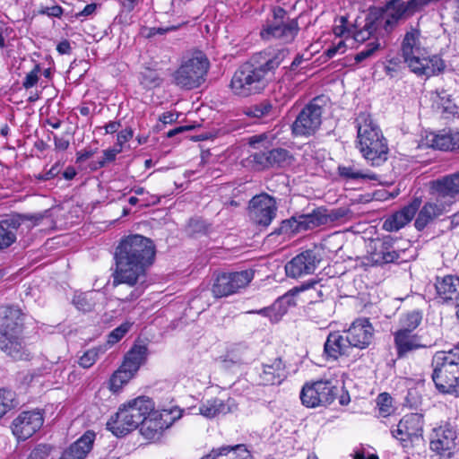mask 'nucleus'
I'll list each match as a JSON object with an SVG mask.
<instances>
[{"label": "nucleus", "mask_w": 459, "mask_h": 459, "mask_svg": "<svg viewBox=\"0 0 459 459\" xmlns=\"http://www.w3.org/2000/svg\"><path fill=\"white\" fill-rule=\"evenodd\" d=\"M19 405L16 394L7 388H0V419Z\"/></svg>", "instance_id": "ea45409f"}, {"label": "nucleus", "mask_w": 459, "mask_h": 459, "mask_svg": "<svg viewBox=\"0 0 459 459\" xmlns=\"http://www.w3.org/2000/svg\"><path fill=\"white\" fill-rule=\"evenodd\" d=\"M141 423L155 408L154 402L148 396H138L122 404Z\"/></svg>", "instance_id": "c756f323"}, {"label": "nucleus", "mask_w": 459, "mask_h": 459, "mask_svg": "<svg viewBox=\"0 0 459 459\" xmlns=\"http://www.w3.org/2000/svg\"><path fill=\"white\" fill-rule=\"evenodd\" d=\"M380 48V44L377 41H372L365 47L364 49L359 51L355 56V61L360 63L367 58L370 57L377 50Z\"/></svg>", "instance_id": "09e8293b"}, {"label": "nucleus", "mask_w": 459, "mask_h": 459, "mask_svg": "<svg viewBox=\"0 0 459 459\" xmlns=\"http://www.w3.org/2000/svg\"><path fill=\"white\" fill-rule=\"evenodd\" d=\"M250 313H257L268 317L272 323L279 322L283 315V313L276 312L274 306L264 307L257 311H251Z\"/></svg>", "instance_id": "864d4df0"}, {"label": "nucleus", "mask_w": 459, "mask_h": 459, "mask_svg": "<svg viewBox=\"0 0 459 459\" xmlns=\"http://www.w3.org/2000/svg\"><path fill=\"white\" fill-rule=\"evenodd\" d=\"M44 218V213L19 214L13 213L0 220V251L10 247L17 240V233L24 221H30L38 225Z\"/></svg>", "instance_id": "f8f14e48"}, {"label": "nucleus", "mask_w": 459, "mask_h": 459, "mask_svg": "<svg viewBox=\"0 0 459 459\" xmlns=\"http://www.w3.org/2000/svg\"><path fill=\"white\" fill-rule=\"evenodd\" d=\"M303 289L311 290V293L309 294L311 298L314 297L313 292H315L318 298H323L327 289L325 288L319 281H308L303 285Z\"/></svg>", "instance_id": "4d7b16f0"}, {"label": "nucleus", "mask_w": 459, "mask_h": 459, "mask_svg": "<svg viewBox=\"0 0 459 459\" xmlns=\"http://www.w3.org/2000/svg\"><path fill=\"white\" fill-rule=\"evenodd\" d=\"M442 199L437 196V202H427L422 206L414 222L418 230H422L429 222L446 212V202L439 203Z\"/></svg>", "instance_id": "bb28decb"}, {"label": "nucleus", "mask_w": 459, "mask_h": 459, "mask_svg": "<svg viewBox=\"0 0 459 459\" xmlns=\"http://www.w3.org/2000/svg\"><path fill=\"white\" fill-rule=\"evenodd\" d=\"M450 143L451 140H449L448 133L442 134H429L426 136L422 145L441 151H450Z\"/></svg>", "instance_id": "a19ab883"}, {"label": "nucleus", "mask_w": 459, "mask_h": 459, "mask_svg": "<svg viewBox=\"0 0 459 459\" xmlns=\"http://www.w3.org/2000/svg\"><path fill=\"white\" fill-rule=\"evenodd\" d=\"M338 174L346 180H377L378 176L368 170L360 169L358 164L351 163L338 166Z\"/></svg>", "instance_id": "2f4dec72"}, {"label": "nucleus", "mask_w": 459, "mask_h": 459, "mask_svg": "<svg viewBox=\"0 0 459 459\" xmlns=\"http://www.w3.org/2000/svg\"><path fill=\"white\" fill-rule=\"evenodd\" d=\"M437 298L443 303L452 304L456 311V317L459 319V277L446 275L443 278L437 277L435 283Z\"/></svg>", "instance_id": "412c9836"}, {"label": "nucleus", "mask_w": 459, "mask_h": 459, "mask_svg": "<svg viewBox=\"0 0 459 459\" xmlns=\"http://www.w3.org/2000/svg\"><path fill=\"white\" fill-rule=\"evenodd\" d=\"M303 230V224L299 219V215H294L290 219L281 221L280 227L275 229L273 234L276 235H293Z\"/></svg>", "instance_id": "58836bf2"}, {"label": "nucleus", "mask_w": 459, "mask_h": 459, "mask_svg": "<svg viewBox=\"0 0 459 459\" xmlns=\"http://www.w3.org/2000/svg\"><path fill=\"white\" fill-rule=\"evenodd\" d=\"M134 132L132 128L128 127L125 130H122L117 134V146L122 149V146L125 143L130 140L133 137Z\"/></svg>", "instance_id": "680f3d73"}, {"label": "nucleus", "mask_w": 459, "mask_h": 459, "mask_svg": "<svg viewBox=\"0 0 459 459\" xmlns=\"http://www.w3.org/2000/svg\"><path fill=\"white\" fill-rule=\"evenodd\" d=\"M437 98L435 100L437 110L446 118L457 113V106L451 98V95L446 91L438 92Z\"/></svg>", "instance_id": "c9c22d12"}, {"label": "nucleus", "mask_w": 459, "mask_h": 459, "mask_svg": "<svg viewBox=\"0 0 459 459\" xmlns=\"http://www.w3.org/2000/svg\"><path fill=\"white\" fill-rule=\"evenodd\" d=\"M94 440L92 432H86L77 441L73 443L62 455L61 457L66 459H85L87 454L91 451Z\"/></svg>", "instance_id": "7c9ffc66"}, {"label": "nucleus", "mask_w": 459, "mask_h": 459, "mask_svg": "<svg viewBox=\"0 0 459 459\" xmlns=\"http://www.w3.org/2000/svg\"><path fill=\"white\" fill-rule=\"evenodd\" d=\"M181 417V411L177 407L169 410H152L143 422L140 423V433L148 440H158L162 432L169 429Z\"/></svg>", "instance_id": "1a4fd4ad"}, {"label": "nucleus", "mask_w": 459, "mask_h": 459, "mask_svg": "<svg viewBox=\"0 0 459 459\" xmlns=\"http://www.w3.org/2000/svg\"><path fill=\"white\" fill-rule=\"evenodd\" d=\"M155 254V245L148 238L132 235L124 238L115 252L114 284H137L144 278L147 268L153 264Z\"/></svg>", "instance_id": "f257e3e1"}, {"label": "nucleus", "mask_w": 459, "mask_h": 459, "mask_svg": "<svg viewBox=\"0 0 459 459\" xmlns=\"http://www.w3.org/2000/svg\"><path fill=\"white\" fill-rule=\"evenodd\" d=\"M368 253V259L376 265L394 263L399 258V254L394 249V240L390 236L371 240Z\"/></svg>", "instance_id": "f3484780"}, {"label": "nucleus", "mask_w": 459, "mask_h": 459, "mask_svg": "<svg viewBox=\"0 0 459 459\" xmlns=\"http://www.w3.org/2000/svg\"><path fill=\"white\" fill-rule=\"evenodd\" d=\"M345 44L342 40L339 41L338 44L330 47L325 52L328 58L333 57L338 52L344 53L345 51Z\"/></svg>", "instance_id": "e2e57ef3"}, {"label": "nucleus", "mask_w": 459, "mask_h": 459, "mask_svg": "<svg viewBox=\"0 0 459 459\" xmlns=\"http://www.w3.org/2000/svg\"><path fill=\"white\" fill-rule=\"evenodd\" d=\"M328 221L339 220L346 215V210L339 208L332 210L328 214Z\"/></svg>", "instance_id": "338daca9"}, {"label": "nucleus", "mask_w": 459, "mask_h": 459, "mask_svg": "<svg viewBox=\"0 0 459 459\" xmlns=\"http://www.w3.org/2000/svg\"><path fill=\"white\" fill-rule=\"evenodd\" d=\"M52 447L49 445H39L30 452L28 459H48Z\"/></svg>", "instance_id": "603ef678"}, {"label": "nucleus", "mask_w": 459, "mask_h": 459, "mask_svg": "<svg viewBox=\"0 0 459 459\" xmlns=\"http://www.w3.org/2000/svg\"><path fill=\"white\" fill-rule=\"evenodd\" d=\"M345 334L351 347L362 350L372 342L374 328L368 318H359L351 324Z\"/></svg>", "instance_id": "6ab92c4d"}, {"label": "nucleus", "mask_w": 459, "mask_h": 459, "mask_svg": "<svg viewBox=\"0 0 459 459\" xmlns=\"http://www.w3.org/2000/svg\"><path fill=\"white\" fill-rule=\"evenodd\" d=\"M421 205V199L415 197L400 212L385 221L383 227L388 231H397L410 222Z\"/></svg>", "instance_id": "a878e982"}, {"label": "nucleus", "mask_w": 459, "mask_h": 459, "mask_svg": "<svg viewBox=\"0 0 459 459\" xmlns=\"http://www.w3.org/2000/svg\"><path fill=\"white\" fill-rule=\"evenodd\" d=\"M220 448H230L227 454L223 455V456L230 455L229 459H252V455L245 445L223 446Z\"/></svg>", "instance_id": "c03bdc74"}, {"label": "nucleus", "mask_w": 459, "mask_h": 459, "mask_svg": "<svg viewBox=\"0 0 459 459\" xmlns=\"http://www.w3.org/2000/svg\"><path fill=\"white\" fill-rule=\"evenodd\" d=\"M402 56L411 72L427 77L442 72L445 65L440 56H430L421 41L420 31L411 29L402 42Z\"/></svg>", "instance_id": "39448f33"}, {"label": "nucleus", "mask_w": 459, "mask_h": 459, "mask_svg": "<svg viewBox=\"0 0 459 459\" xmlns=\"http://www.w3.org/2000/svg\"><path fill=\"white\" fill-rule=\"evenodd\" d=\"M88 294H81L74 299V303L78 309L82 311H91L93 307V304L89 301Z\"/></svg>", "instance_id": "bf43d9fd"}, {"label": "nucleus", "mask_w": 459, "mask_h": 459, "mask_svg": "<svg viewBox=\"0 0 459 459\" xmlns=\"http://www.w3.org/2000/svg\"><path fill=\"white\" fill-rule=\"evenodd\" d=\"M210 224L201 218H192L189 220L186 231L190 235L206 234Z\"/></svg>", "instance_id": "a18cd8bd"}, {"label": "nucleus", "mask_w": 459, "mask_h": 459, "mask_svg": "<svg viewBox=\"0 0 459 459\" xmlns=\"http://www.w3.org/2000/svg\"><path fill=\"white\" fill-rule=\"evenodd\" d=\"M423 420L418 413L405 415L398 423L397 429L393 430V436L405 442L407 440L418 439L422 435Z\"/></svg>", "instance_id": "4be33fe9"}, {"label": "nucleus", "mask_w": 459, "mask_h": 459, "mask_svg": "<svg viewBox=\"0 0 459 459\" xmlns=\"http://www.w3.org/2000/svg\"><path fill=\"white\" fill-rule=\"evenodd\" d=\"M321 99L315 98L306 105L292 124V133L295 135L309 136L314 134L322 123L323 107Z\"/></svg>", "instance_id": "9d476101"}, {"label": "nucleus", "mask_w": 459, "mask_h": 459, "mask_svg": "<svg viewBox=\"0 0 459 459\" xmlns=\"http://www.w3.org/2000/svg\"><path fill=\"white\" fill-rule=\"evenodd\" d=\"M132 326V324L130 323H124L120 325L118 327L115 328L109 334H108V343H116L119 340H121L124 335L129 331L130 327Z\"/></svg>", "instance_id": "8fccbe9b"}, {"label": "nucleus", "mask_w": 459, "mask_h": 459, "mask_svg": "<svg viewBox=\"0 0 459 459\" xmlns=\"http://www.w3.org/2000/svg\"><path fill=\"white\" fill-rule=\"evenodd\" d=\"M358 148L365 160L373 167L384 164L389 154L386 139L371 116L360 113L357 117Z\"/></svg>", "instance_id": "7ed1b4c3"}, {"label": "nucleus", "mask_w": 459, "mask_h": 459, "mask_svg": "<svg viewBox=\"0 0 459 459\" xmlns=\"http://www.w3.org/2000/svg\"><path fill=\"white\" fill-rule=\"evenodd\" d=\"M229 408L225 403L219 399L214 398L202 403L199 406V413L207 419H212L220 414H225Z\"/></svg>", "instance_id": "473e14b6"}, {"label": "nucleus", "mask_w": 459, "mask_h": 459, "mask_svg": "<svg viewBox=\"0 0 459 459\" xmlns=\"http://www.w3.org/2000/svg\"><path fill=\"white\" fill-rule=\"evenodd\" d=\"M421 322V315L420 312L412 311L408 313L401 321V329L398 331H403L406 333L412 332L419 326Z\"/></svg>", "instance_id": "37998d69"}, {"label": "nucleus", "mask_w": 459, "mask_h": 459, "mask_svg": "<svg viewBox=\"0 0 459 459\" xmlns=\"http://www.w3.org/2000/svg\"><path fill=\"white\" fill-rule=\"evenodd\" d=\"M394 344L398 358H403L412 351L426 347L420 343V336L403 331L394 333Z\"/></svg>", "instance_id": "c85d7f7f"}, {"label": "nucleus", "mask_w": 459, "mask_h": 459, "mask_svg": "<svg viewBox=\"0 0 459 459\" xmlns=\"http://www.w3.org/2000/svg\"><path fill=\"white\" fill-rule=\"evenodd\" d=\"M286 377L285 364L279 357L263 363L262 370L259 373V384L263 385H280Z\"/></svg>", "instance_id": "b1692460"}, {"label": "nucleus", "mask_w": 459, "mask_h": 459, "mask_svg": "<svg viewBox=\"0 0 459 459\" xmlns=\"http://www.w3.org/2000/svg\"><path fill=\"white\" fill-rule=\"evenodd\" d=\"M432 193L439 198H448L449 204L459 195V171L430 183Z\"/></svg>", "instance_id": "393cba45"}, {"label": "nucleus", "mask_w": 459, "mask_h": 459, "mask_svg": "<svg viewBox=\"0 0 459 459\" xmlns=\"http://www.w3.org/2000/svg\"><path fill=\"white\" fill-rule=\"evenodd\" d=\"M351 345L348 342L347 334L342 335L339 332L330 333L324 345V352L327 358L337 359L348 354Z\"/></svg>", "instance_id": "cd10ccee"}, {"label": "nucleus", "mask_w": 459, "mask_h": 459, "mask_svg": "<svg viewBox=\"0 0 459 459\" xmlns=\"http://www.w3.org/2000/svg\"><path fill=\"white\" fill-rule=\"evenodd\" d=\"M325 212L326 210L318 208L310 213L299 214V219L303 224V230H307L326 224L328 222V216Z\"/></svg>", "instance_id": "f704fd0d"}, {"label": "nucleus", "mask_w": 459, "mask_h": 459, "mask_svg": "<svg viewBox=\"0 0 459 459\" xmlns=\"http://www.w3.org/2000/svg\"><path fill=\"white\" fill-rule=\"evenodd\" d=\"M136 373L131 370L130 367H126L123 363L121 367L112 375L109 384L113 392H117L125 384H126Z\"/></svg>", "instance_id": "e433bc0d"}, {"label": "nucleus", "mask_w": 459, "mask_h": 459, "mask_svg": "<svg viewBox=\"0 0 459 459\" xmlns=\"http://www.w3.org/2000/svg\"><path fill=\"white\" fill-rule=\"evenodd\" d=\"M230 448H216L212 449L210 454L204 456L201 459H217L219 457L223 456V455H226Z\"/></svg>", "instance_id": "69168bd1"}, {"label": "nucleus", "mask_w": 459, "mask_h": 459, "mask_svg": "<svg viewBox=\"0 0 459 459\" xmlns=\"http://www.w3.org/2000/svg\"><path fill=\"white\" fill-rule=\"evenodd\" d=\"M101 351L102 349L100 347L88 350L82 357H80L79 365L83 368H91L96 362Z\"/></svg>", "instance_id": "de8ad7c7"}, {"label": "nucleus", "mask_w": 459, "mask_h": 459, "mask_svg": "<svg viewBox=\"0 0 459 459\" xmlns=\"http://www.w3.org/2000/svg\"><path fill=\"white\" fill-rule=\"evenodd\" d=\"M209 65V60L204 54L196 53L185 61L173 74L175 84L185 90L199 87L205 81Z\"/></svg>", "instance_id": "0eeeda50"}, {"label": "nucleus", "mask_w": 459, "mask_h": 459, "mask_svg": "<svg viewBox=\"0 0 459 459\" xmlns=\"http://www.w3.org/2000/svg\"><path fill=\"white\" fill-rule=\"evenodd\" d=\"M43 422L44 419L39 411H26L13 420L11 428L18 439L26 440L42 427Z\"/></svg>", "instance_id": "dca6fc26"}, {"label": "nucleus", "mask_w": 459, "mask_h": 459, "mask_svg": "<svg viewBox=\"0 0 459 459\" xmlns=\"http://www.w3.org/2000/svg\"><path fill=\"white\" fill-rule=\"evenodd\" d=\"M180 27V25H171V26H166V27H152V28H147L144 30L146 31L145 37L146 38H152L156 35H164L167 32L173 31L178 30Z\"/></svg>", "instance_id": "5fc2aeb1"}, {"label": "nucleus", "mask_w": 459, "mask_h": 459, "mask_svg": "<svg viewBox=\"0 0 459 459\" xmlns=\"http://www.w3.org/2000/svg\"><path fill=\"white\" fill-rule=\"evenodd\" d=\"M271 167H281L288 159L289 152L282 148L268 150Z\"/></svg>", "instance_id": "49530a36"}, {"label": "nucleus", "mask_w": 459, "mask_h": 459, "mask_svg": "<svg viewBox=\"0 0 459 459\" xmlns=\"http://www.w3.org/2000/svg\"><path fill=\"white\" fill-rule=\"evenodd\" d=\"M299 24L296 19H291L281 7H276L273 11L272 19H268L260 31V36L264 40L280 39L284 43L294 40L299 32Z\"/></svg>", "instance_id": "6e6552de"}, {"label": "nucleus", "mask_w": 459, "mask_h": 459, "mask_svg": "<svg viewBox=\"0 0 459 459\" xmlns=\"http://www.w3.org/2000/svg\"><path fill=\"white\" fill-rule=\"evenodd\" d=\"M140 82L144 88L153 89L159 87L161 84L162 79L157 71L145 68L141 73Z\"/></svg>", "instance_id": "79ce46f5"}, {"label": "nucleus", "mask_w": 459, "mask_h": 459, "mask_svg": "<svg viewBox=\"0 0 459 459\" xmlns=\"http://www.w3.org/2000/svg\"><path fill=\"white\" fill-rule=\"evenodd\" d=\"M277 205L275 199L268 194L255 195L248 204V217L253 223L267 227L276 216Z\"/></svg>", "instance_id": "ddd939ff"}, {"label": "nucleus", "mask_w": 459, "mask_h": 459, "mask_svg": "<svg viewBox=\"0 0 459 459\" xmlns=\"http://www.w3.org/2000/svg\"><path fill=\"white\" fill-rule=\"evenodd\" d=\"M252 271L224 273L220 274L212 285V291L216 298L226 297L245 288L253 279Z\"/></svg>", "instance_id": "4468645a"}, {"label": "nucleus", "mask_w": 459, "mask_h": 459, "mask_svg": "<svg viewBox=\"0 0 459 459\" xmlns=\"http://www.w3.org/2000/svg\"><path fill=\"white\" fill-rule=\"evenodd\" d=\"M40 13L47 14L52 17H61L63 14V8L59 5H53L51 7H45L40 11Z\"/></svg>", "instance_id": "0e129e2a"}, {"label": "nucleus", "mask_w": 459, "mask_h": 459, "mask_svg": "<svg viewBox=\"0 0 459 459\" xmlns=\"http://www.w3.org/2000/svg\"><path fill=\"white\" fill-rule=\"evenodd\" d=\"M40 71L39 65H36L32 71H30L25 77L22 86L25 89L33 87L39 81V73Z\"/></svg>", "instance_id": "052dcab7"}, {"label": "nucleus", "mask_w": 459, "mask_h": 459, "mask_svg": "<svg viewBox=\"0 0 459 459\" xmlns=\"http://www.w3.org/2000/svg\"><path fill=\"white\" fill-rule=\"evenodd\" d=\"M121 148L117 145L112 149H107L103 152V158L98 161L99 167L103 168L107 165V163L115 160L117 153L121 152Z\"/></svg>", "instance_id": "6e6d98bb"}, {"label": "nucleus", "mask_w": 459, "mask_h": 459, "mask_svg": "<svg viewBox=\"0 0 459 459\" xmlns=\"http://www.w3.org/2000/svg\"><path fill=\"white\" fill-rule=\"evenodd\" d=\"M321 260L322 255L318 249L305 250L286 264V274L291 278L312 274L315 273Z\"/></svg>", "instance_id": "2eb2a0df"}, {"label": "nucleus", "mask_w": 459, "mask_h": 459, "mask_svg": "<svg viewBox=\"0 0 459 459\" xmlns=\"http://www.w3.org/2000/svg\"><path fill=\"white\" fill-rule=\"evenodd\" d=\"M386 7H374L369 9L362 30L354 34V39L362 42L369 38V36L378 28H384L385 31H390L396 24L385 23Z\"/></svg>", "instance_id": "aec40b11"}, {"label": "nucleus", "mask_w": 459, "mask_h": 459, "mask_svg": "<svg viewBox=\"0 0 459 459\" xmlns=\"http://www.w3.org/2000/svg\"><path fill=\"white\" fill-rule=\"evenodd\" d=\"M148 349L145 345H134L125 357L124 364L130 367L131 370L138 371L147 358Z\"/></svg>", "instance_id": "72a5a7b5"}, {"label": "nucleus", "mask_w": 459, "mask_h": 459, "mask_svg": "<svg viewBox=\"0 0 459 459\" xmlns=\"http://www.w3.org/2000/svg\"><path fill=\"white\" fill-rule=\"evenodd\" d=\"M23 314L16 307H0V350L13 359H27L23 339Z\"/></svg>", "instance_id": "20e7f679"}, {"label": "nucleus", "mask_w": 459, "mask_h": 459, "mask_svg": "<svg viewBox=\"0 0 459 459\" xmlns=\"http://www.w3.org/2000/svg\"><path fill=\"white\" fill-rule=\"evenodd\" d=\"M450 151L459 150V131L449 132Z\"/></svg>", "instance_id": "774afa93"}, {"label": "nucleus", "mask_w": 459, "mask_h": 459, "mask_svg": "<svg viewBox=\"0 0 459 459\" xmlns=\"http://www.w3.org/2000/svg\"><path fill=\"white\" fill-rule=\"evenodd\" d=\"M338 394V388L330 381H316L306 384L300 392L302 404L307 408L326 406L332 403Z\"/></svg>", "instance_id": "9b49d317"}, {"label": "nucleus", "mask_w": 459, "mask_h": 459, "mask_svg": "<svg viewBox=\"0 0 459 459\" xmlns=\"http://www.w3.org/2000/svg\"><path fill=\"white\" fill-rule=\"evenodd\" d=\"M455 439L456 432L451 426H441L433 430L430 449L441 456L450 457L455 448Z\"/></svg>", "instance_id": "a211bd4d"}, {"label": "nucleus", "mask_w": 459, "mask_h": 459, "mask_svg": "<svg viewBox=\"0 0 459 459\" xmlns=\"http://www.w3.org/2000/svg\"><path fill=\"white\" fill-rule=\"evenodd\" d=\"M251 157L259 169L271 168L268 151L264 150L256 152Z\"/></svg>", "instance_id": "3c124183"}, {"label": "nucleus", "mask_w": 459, "mask_h": 459, "mask_svg": "<svg viewBox=\"0 0 459 459\" xmlns=\"http://www.w3.org/2000/svg\"><path fill=\"white\" fill-rule=\"evenodd\" d=\"M244 113L254 118H264L274 116V108L269 100H263L259 103L247 107Z\"/></svg>", "instance_id": "4c0bfd02"}, {"label": "nucleus", "mask_w": 459, "mask_h": 459, "mask_svg": "<svg viewBox=\"0 0 459 459\" xmlns=\"http://www.w3.org/2000/svg\"><path fill=\"white\" fill-rule=\"evenodd\" d=\"M123 405L110 417L107 422V429L116 437H124L136 429L140 423Z\"/></svg>", "instance_id": "5701e85b"}, {"label": "nucleus", "mask_w": 459, "mask_h": 459, "mask_svg": "<svg viewBox=\"0 0 459 459\" xmlns=\"http://www.w3.org/2000/svg\"><path fill=\"white\" fill-rule=\"evenodd\" d=\"M431 366V378L437 389L443 394L455 392L459 385V353L454 350L437 351Z\"/></svg>", "instance_id": "423d86ee"}, {"label": "nucleus", "mask_w": 459, "mask_h": 459, "mask_svg": "<svg viewBox=\"0 0 459 459\" xmlns=\"http://www.w3.org/2000/svg\"><path fill=\"white\" fill-rule=\"evenodd\" d=\"M379 410L383 413L388 414L392 406V397L387 393H382L377 400Z\"/></svg>", "instance_id": "13d9d810"}, {"label": "nucleus", "mask_w": 459, "mask_h": 459, "mask_svg": "<svg viewBox=\"0 0 459 459\" xmlns=\"http://www.w3.org/2000/svg\"><path fill=\"white\" fill-rule=\"evenodd\" d=\"M288 54L286 48H271L255 53L233 74L230 82L232 91L243 97L261 92L267 86V75L273 73Z\"/></svg>", "instance_id": "f03ea898"}]
</instances>
